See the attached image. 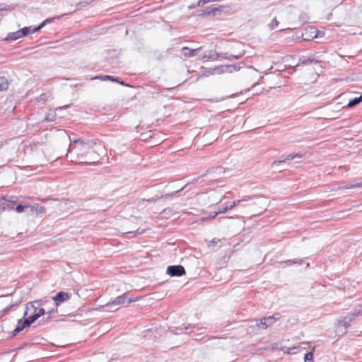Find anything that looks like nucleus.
<instances>
[{
	"mask_svg": "<svg viewBox=\"0 0 362 362\" xmlns=\"http://www.w3.org/2000/svg\"><path fill=\"white\" fill-rule=\"evenodd\" d=\"M243 62H240L238 64H230L227 65V68L228 69V73H232L233 71H239L241 69V64H243Z\"/></svg>",
	"mask_w": 362,
	"mask_h": 362,
	"instance_id": "nucleus-27",
	"label": "nucleus"
},
{
	"mask_svg": "<svg viewBox=\"0 0 362 362\" xmlns=\"http://www.w3.org/2000/svg\"><path fill=\"white\" fill-rule=\"evenodd\" d=\"M216 243H217V241L215 239H214L213 240H211L210 242L209 246H214L216 245Z\"/></svg>",
	"mask_w": 362,
	"mask_h": 362,
	"instance_id": "nucleus-54",
	"label": "nucleus"
},
{
	"mask_svg": "<svg viewBox=\"0 0 362 362\" xmlns=\"http://www.w3.org/2000/svg\"><path fill=\"white\" fill-rule=\"evenodd\" d=\"M127 300V293H124L114 298L111 302L106 304V306L109 308H112L115 305H122L126 303Z\"/></svg>",
	"mask_w": 362,
	"mask_h": 362,
	"instance_id": "nucleus-6",
	"label": "nucleus"
},
{
	"mask_svg": "<svg viewBox=\"0 0 362 362\" xmlns=\"http://www.w3.org/2000/svg\"><path fill=\"white\" fill-rule=\"evenodd\" d=\"M214 170H219V171H221V167H217L216 168L209 169L204 174L202 175L199 177H197L194 178L193 180V181H197L199 179V177H203L206 176L207 174L214 172Z\"/></svg>",
	"mask_w": 362,
	"mask_h": 362,
	"instance_id": "nucleus-33",
	"label": "nucleus"
},
{
	"mask_svg": "<svg viewBox=\"0 0 362 362\" xmlns=\"http://www.w3.org/2000/svg\"><path fill=\"white\" fill-rule=\"evenodd\" d=\"M362 187V182H356L355 184L346 185L344 186H340L338 187V189H354V188H360Z\"/></svg>",
	"mask_w": 362,
	"mask_h": 362,
	"instance_id": "nucleus-24",
	"label": "nucleus"
},
{
	"mask_svg": "<svg viewBox=\"0 0 362 362\" xmlns=\"http://www.w3.org/2000/svg\"><path fill=\"white\" fill-rule=\"evenodd\" d=\"M198 6H196V4H192L189 6H188V9L189 10H192V9H194L195 8H197Z\"/></svg>",
	"mask_w": 362,
	"mask_h": 362,
	"instance_id": "nucleus-52",
	"label": "nucleus"
},
{
	"mask_svg": "<svg viewBox=\"0 0 362 362\" xmlns=\"http://www.w3.org/2000/svg\"><path fill=\"white\" fill-rule=\"evenodd\" d=\"M281 318V315L279 313H274L273 315L264 317L259 320H257V325L259 326L260 325H263L264 329L267 328L268 327L272 325L277 320Z\"/></svg>",
	"mask_w": 362,
	"mask_h": 362,
	"instance_id": "nucleus-2",
	"label": "nucleus"
},
{
	"mask_svg": "<svg viewBox=\"0 0 362 362\" xmlns=\"http://www.w3.org/2000/svg\"><path fill=\"white\" fill-rule=\"evenodd\" d=\"M359 103H360V102H359V100H358V98H357V97H355L354 98L351 99V100L349 101V103H348V104H347V105H346V106H347L348 107H354V106L357 105H358V104H359Z\"/></svg>",
	"mask_w": 362,
	"mask_h": 362,
	"instance_id": "nucleus-34",
	"label": "nucleus"
},
{
	"mask_svg": "<svg viewBox=\"0 0 362 362\" xmlns=\"http://www.w3.org/2000/svg\"><path fill=\"white\" fill-rule=\"evenodd\" d=\"M66 14H62V15H60V16H53V17H50V18H48L45 20H44L42 23H40L39 25H38V27L41 30L42 28H44L46 25L53 22L54 20L56 19H59L61 18L62 16H65Z\"/></svg>",
	"mask_w": 362,
	"mask_h": 362,
	"instance_id": "nucleus-18",
	"label": "nucleus"
},
{
	"mask_svg": "<svg viewBox=\"0 0 362 362\" xmlns=\"http://www.w3.org/2000/svg\"><path fill=\"white\" fill-rule=\"evenodd\" d=\"M170 209H165L163 210L162 214H168V212H170Z\"/></svg>",
	"mask_w": 362,
	"mask_h": 362,
	"instance_id": "nucleus-56",
	"label": "nucleus"
},
{
	"mask_svg": "<svg viewBox=\"0 0 362 362\" xmlns=\"http://www.w3.org/2000/svg\"><path fill=\"white\" fill-rule=\"evenodd\" d=\"M70 298L71 295H69L67 292L59 291L54 296L52 297V300H54L55 305L59 307L63 303L69 300Z\"/></svg>",
	"mask_w": 362,
	"mask_h": 362,
	"instance_id": "nucleus-5",
	"label": "nucleus"
},
{
	"mask_svg": "<svg viewBox=\"0 0 362 362\" xmlns=\"http://www.w3.org/2000/svg\"><path fill=\"white\" fill-rule=\"evenodd\" d=\"M245 54V52H240L238 54H230V59H238Z\"/></svg>",
	"mask_w": 362,
	"mask_h": 362,
	"instance_id": "nucleus-45",
	"label": "nucleus"
},
{
	"mask_svg": "<svg viewBox=\"0 0 362 362\" xmlns=\"http://www.w3.org/2000/svg\"><path fill=\"white\" fill-rule=\"evenodd\" d=\"M57 118V114L55 112H49L46 115L45 118L42 120V122H53Z\"/></svg>",
	"mask_w": 362,
	"mask_h": 362,
	"instance_id": "nucleus-23",
	"label": "nucleus"
},
{
	"mask_svg": "<svg viewBox=\"0 0 362 362\" xmlns=\"http://www.w3.org/2000/svg\"><path fill=\"white\" fill-rule=\"evenodd\" d=\"M304 262V260L303 259H288L286 261L280 262L279 264L281 265L282 267H290L293 264H298L300 265Z\"/></svg>",
	"mask_w": 362,
	"mask_h": 362,
	"instance_id": "nucleus-14",
	"label": "nucleus"
},
{
	"mask_svg": "<svg viewBox=\"0 0 362 362\" xmlns=\"http://www.w3.org/2000/svg\"><path fill=\"white\" fill-rule=\"evenodd\" d=\"M357 98H358L359 102L361 103L362 102V93Z\"/></svg>",
	"mask_w": 362,
	"mask_h": 362,
	"instance_id": "nucleus-59",
	"label": "nucleus"
},
{
	"mask_svg": "<svg viewBox=\"0 0 362 362\" xmlns=\"http://www.w3.org/2000/svg\"><path fill=\"white\" fill-rule=\"evenodd\" d=\"M52 98V93H49V92H47V93H42L41 95H40L37 98V100L39 102V103H45L46 102H47L50 98Z\"/></svg>",
	"mask_w": 362,
	"mask_h": 362,
	"instance_id": "nucleus-19",
	"label": "nucleus"
},
{
	"mask_svg": "<svg viewBox=\"0 0 362 362\" xmlns=\"http://www.w3.org/2000/svg\"><path fill=\"white\" fill-rule=\"evenodd\" d=\"M39 30H40V29L39 28L38 25L33 28L31 26V34L37 33Z\"/></svg>",
	"mask_w": 362,
	"mask_h": 362,
	"instance_id": "nucleus-51",
	"label": "nucleus"
},
{
	"mask_svg": "<svg viewBox=\"0 0 362 362\" xmlns=\"http://www.w3.org/2000/svg\"><path fill=\"white\" fill-rule=\"evenodd\" d=\"M338 326L344 327V329L346 330L350 326V322H349L345 317H341L338 320Z\"/></svg>",
	"mask_w": 362,
	"mask_h": 362,
	"instance_id": "nucleus-25",
	"label": "nucleus"
},
{
	"mask_svg": "<svg viewBox=\"0 0 362 362\" xmlns=\"http://www.w3.org/2000/svg\"><path fill=\"white\" fill-rule=\"evenodd\" d=\"M228 211L227 209V207L225 206H220L218 209V214H223V213H225Z\"/></svg>",
	"mask_w": 362,
	"mask_h": 362,
	"instance_id": "nucleus-47",
	"label": "nucleus"
},
{
	"mask_svg": "<svg viewBox=\"0 0 362 362\" xmlns=\"http://www.w3.org/2000/svg\"><path fill=\"white\" fill-rule=\"evenodd\" d=\"M37 317L39 318L41 316L44 315L45 314V310L44 308H40L37 310L35 313H34Z\"/></svg>",
	"mask_w": 362,
	"mask_h": 362,
	"instance_id": "nucleus-42",
	"label": "nucleus"
},
{
	"mask_svg": "<svg viewBox=\"0 0 362 362\" xmlns=\"http://www.w3.org/2000/svg\"><path fill=\"white\" fill-rule=\"evenodd\" d=\"M21 332V329H20V327H18L16 325V328L12 331L11 335L9 336L10 338H13L16 337L18 333Z\"/></svg>",
	"mask_w": 362,
	"mask_h": 362,
	"instance_id": "nucleus-40",
	"label": "nucleus"
},
{
	"mask_svg": "<svg viewBox=\"0 0 362 362\" xmlns=\"http://www.w3.org/2000/svg\"><path fill=\"white\" fill-rule=\"evenodd\" d=\"M113 82H116V83H119V84H120V85H122V86H127V87L129 86V84H127V83H125V81H124L123 80H122V79H121L120 78H119V77H115V80H114V81H113Z\"/></svg>",
	"mask_w": 362,
	"mask_h": 362,
	"instance_id": "nucleus-39",
	"label": "nucleus"
},
{
	"mask_svg": "<svg viewBox=\"0 0 362 362\" xmlns=\"http://www.w3.org/2000/svg\"><path fill=\"white\" fill-rule=\"evenodd\" d=\"M21 349H17V348L12 349L10 352H14L17 353V351H20Z\"/></svg>",
	"mask_w": 362,
	"mask_h": 362,
	"instance_id": "nucleus-58",
	"label": "nucleus"
},
{
	"mask_svg": "<svg viewBox=\"0 0 362 362\" xmlns=\"http://www.w3.org/2000/svg\"><path fill=\"white\" fill-rule=\"evenodd\" d=\"M134 301H136V299L129 298L127 300V305H129L132 302H134Z\"/></svg>",
	"mask_w": 362,
	"mask_h": 362,
	"instance_id": "nucleus-57",
	"label": "nucleus"
},
{
	"mask_svg": "<svg viewBox=\"0 0 362 362\" xmlns=\"http://www.w3.org/2000/svg\"><path fill=\"white\" fill-rule=\"evenodd\" d=\"M209 55L212 56V59H215V58L216 57V52H215V53H214V54H212V53H211V54H210Z\"/></svg>",
	"mask_w": 362,
	"mask_h": 362,
	"instance_id": "nucleus-60",
	"label": "nucleus"
},
{
	"mask_svg": "<svg viewBox=\"0 0 362 362\" xmlns=\"http://www.w3.org/2000/svg\"><path fill=\"white\" fill-rule=\"evenodd\" d=\"M35 344L33 343H28V342H24L23 344H21L19 347L17 348V349H23L28 346H33Z\"/></svg>",
	"mask_w": 362,
	"mask_h": 362,
	"instance_id": "nucleus-44",
	"label": "nucleus"
},
{
	"mask_svg": "<svg viewBox=\"0 0 362 362\" xmlns=\"http://www.w3.org/2000/svg\"><path fill=\"white\" fill-rule=\"evenodd\" d=\"M214 71L217 74H223L225 72H228V69L227 68V65H224V66H220L216 67L214 69Z\"/></svg>",
	"mask_w": 362,
	"mask_h": 362,
	"instance_id": "nucleus-32",
	"label": "nucleus"
},
{
	"mask_svg": "<svg viewBox=\"0 0 362 362\" xmlns=\"http://www.w3.org/2000/svg\"><path fill=\"white\" fill-rule=\"evenodd\" d=\"M29 209L31 213H35L36 214H42L45 213V208L38 204L30 205Z\"/></svg>",
	"mask_w": 362,
	"mask_h": 362,
	"instance_id": "nucleus-16",
	"label": "nucleus"
},
{
	"mask_svg": "<svg viewBox=\"0 0 362 362\" xmlns=\"http://www.w3.org/2000/svg\"><path fill=\"white\" fill-rule=\"evenodd\" d=\"M69 140L71 143L74 144H79L80 147V151H81V157L83 156V153H86L90 149H93L94 148H97L96 150L94 151V152L96 153V151H101L100 153H103V146L102 144V142L100 140L98 139H85V138H76L71 139L69 137ZM73 149L72 144H70L68 148V152H71V151ZM78 157L80 158V156L78 155Z\"/></svg>",
	"mask_w": 362,
	"mask_h": 362,
	"instance_id": "nucleus-1",
	"label": "nucleus"
},
{
	"mask_svg": "<svg viewBox=\"0 0 362 362\" xmlns=\"http://www.w3.org/2000/svg\"><path fill=\"white\" fill-rule=\"evenodd\" d=\"M230 54H229L228 52H216V57H221L223 59H230Z\"/></svg>",
	"mask_w": 362,
	"mask_h": 362,
	"instance_id": "nucleus-35",
	"label": "nucleus"
},
{
	"mask_svg": "<svg viewBox=\"0 0 362 362\" xmlns=\"http://www.w3.org/2000/svg\"><path fill=\"white\" fill-rule=\"evenodd\" d=\"M22 38L21 33L20 30H18L16 32L9 33L7 36L4 38L5 41H15L18 39Z\"/></svg>",
	"mask_w": 362,
	"mask_h": 362,
	"instance_id": "nucleus-15",
	"label": "nucleus"
},
{
	"mask_svg": "<svg viewBox=\"0 0 362 362\" xmlns=\"http://www.w3.org/2000/svg\"><path fill=\"white\" fill-rule=\"evenodd\" d=\"M30 204H15L14 209L17 213L21 214L25 211V209H30Z\"/></svg>",
	"mask_w": 362,
	"mask_h": 362,
	"instance_id": "nucleus-21",
	"label": "nucleus"
},
{
	"mask_svg": "<svg viewBox=\"0 0 362 362\" xmlns=\"http://www.w3.org/2000/svg\"><path fill=\"white\" fill-rule=\"evenodd\" d=\"M42 305V300H35L32 302H30L26 304V310L28 313L30 311V310H33V313H35L38 307Z\"/></svg>",
	"mask_w": 362,
	"mask_h": 362,
	"instance_id": "nucleus-13",
	"label": "nucleus"
},
{
	"mask_svg": "<svg viewBox=\"0 0 362 362\" xmlns=\"http://www.w3.org/2000/svg\"><path fill=\"white\" fill-rule=\"evenodd\" d=\"M286 156H281L279 160H276L272 162V165L275 166L281 163H286L287 160L285 159Z\"/></svg>",
	"mask_w": 362,
	"mask_h": 362,
	"instance_id": "nucleus-36",
	"label": "nucleus"
},
{
	"mask_svg": "<svg viewBox=\"0 0 362 362\" xmlns=\"http://www.w3.org/2000/svg\"><path fill=\"white\" fill-rule=\"evenodd\" d=\"M203 59H212V56L209 55V54H205L204 56H203Z\"/></svg>",
	"mask_w": 362,
	"mask_h": 362,
	"instance_id": "nucleus-55",
	"label": "nucleus"
},
{
	"mask_svg": "<svg viewBox=\"0 0 362 362\" xmlns=\"http://www.w3.org/2000/svg\"><path fill=\"white\" fill-rule=\"evenodd\" d=\"M305 362H313V351L307 352L304 356Z\"/></svg>",
	"mask_w": 362,
	"mask_h": 362,
	"instance_id": "nucleus-31",
	"label": "nucleus"
},
{
	"mask_svg": "<svg viewBox=\"0 0 362 362\" xmlns=\"http://www.w3.org/2000/svg\"><path fill=\"white\" fill-rule=\"evenodd\" d=\"M285 159L287 160V161H290L291 160H293V153H290L288 155H286V157H285Z\"/></svg>",
	"mask_w": 362,
	"mask_h": 362,
	"instance_id": "nucleus-50",
	"label": "nucleus"
},
{
	"mask_svg": "<svg viewBox=\"0 0 362 362\" xmlns=\"http://www.w3.org/2000/svg\"><path fill=\"white\" fill-rule=\"evenodd\" d=\"M189 329H196L197 331L202 332L205 328L199 327L198 325L195 324H188L187 325H183L181 327H171L169 328L170 331L175 334H179L182 331L188 330Z\"/></svg>",
	"mask_w": 362,
	"mask_h": 362,
	"instance_id": "nucleus-4",
	"label": "nucleus"
},
{
	"mask_svg": "<svg viewBox=\"0 0 362 362\" xmlns=\"http://www.w3.org/2000/svg\"><path fill=\"white\" fill-rule=\"evenodd\" d=\"M19 30L21 33L22 37H26L28 35L31 34V26H25Z\"/></svg>",
	"mask_w": 362,
	"mask_h": 362,
	"instance_id": "nucleus-28",
	"label": "nucleus"
},
{
	"mask_svg": "<svg viewBox=\"0 0 362 362\" xmlns=\"http://www.w3.org/2000/svg\"><path fill=\"white\" fill-rule=\"evenodd\" d=\"M298 348L297 347H290L287 349L286 353L289 354H295L297 353Z\"/></svg>",
	"mask_w": 362,
	"mask_h": 362,
	"instance_id": "nucleus-43",
	"label": "nucleus"
},
{
	"mask_svg": "<svg viewBox=\"0 0 362 362\" xmlns=\"http://www.w3.org/2000/svg\"><path fill=\"white\" fill-rule=\"evenodd\" d=\"M194 332L193 331H190V332L189 333V334H192Z\"/></svg>",
	"mask_w": 362,
	"mask_h": 362,
	"instance_id": "nucleus-64",
	"label": "nucleus"
},
{
	"mask_svg": "<svg viewBox=\"0 0 362 362\" xmlns=\"http://www.w3.org/2000/svg\"><path fill=\"white\" fill-rule=\"evenodd\" d=\"M223 7H224L223 6H219L218 7L207 6L202 11V13L203 15H206V16H210V15L214 16V15H216V11H221L223 10Z\"/></svg>",
	"mask_w": 362,
	"mask_h": 362,
	"instance_id": "nucleus-10",
	"label": "nucleus"
},
{
	"mask_svg": "<svg viewBox=\"0 0 362 362\" xmlns=\"http://www.w3.org/2000/svg\"><path fill=\"white\" fill-rule=\"evenodd\" d=\"M4 146V143L2 141H0V148Z\"/></svg>",
	"mask_w": 362,
	"mask_h": 362,
	"instance_id": "nucleus-61",
	"label": "nucleus"
},
{
	"mask_svg": "<svg viewBox=\"0 0 362 362\" xmlns=\"http://www.w3.org/2000/svg\"><path fill=\"white\" fill-rule=\"evenodd\" d=\"M1 210L2 211H11L14 209L15 201L6 199L5 198L1 199Z\"/></svg>",
	"mask_w": 362,
	"mask_h": 362,
	"instance_id": "nucleus-9",
	"label": "nucleus"
},
{
	"mask_svg": "<svg viewBox=\"0 0 362 362\" xmlns=\"http://www.w3.org/2000/svg\"><path fill=\"white\" fill-rule=\"evenodd\" d=\"M115 77L110 75H97L91 78V80L110 81H114Z\"/></svg>",
	"mask_w": 362,
	"mask_h": 362,
	"instance_id": "nucleus-20",
	"label": "nucleus"
},
{
	"mask_svg": "<svg viewBox=\"0 0 362 362\" xmlns=\"http://www.w3.org/2000/svg\"><path fill=\"white\" fill-rule=\"evenodd\" d=\"M359 315H362V305H358L351 313H349L346 316H344L349 322H351L355 320V318Z\"/></svg>",
	"mask_w": 362,
	"mask_h": 362,
	"instance_id": "nucleus-8",
	"label": "nucleus"
},
{
	"mask_svg": "<svg viewBox=\"0 0 362 362\" xmlns=\"http://www.w3.org/2000/svg\"><path fill=\"white\" fill-rule=\"evenodd\" d=\"M167 274L170 276H182L185 274V269L182 265H171L168 266L166 270Z\"/></svg>",
	"mask_w": 362,
	"mask_h": 362,
	"instance_id": "nucleus-3",
	"label": "nucleus"
},
{
	"mask_svg": "<svg viewBox=\"0 0 362 362\" xmlns=\"http://www.w3.org/2000/svg\"><path fill=\"white\" fill-rule=\"evenodd\" d=\"M245 200H242V199H240V200H237V201H233V202H228L226 204V206L227 207V209L228 210H230L232 209L234 206H238L240 204H241L243 202H244Z\"/></svg>",
	"mask_w": 362,
	"mask_h": 362,
	"instance_id": "nucleus-26",
	"label": "nucleus"
},
{
	"mask_svg": "<svg viewBox=\"0 0 362 362\" xmlns=\"http://www.w3.org/2000/svg\"><path fill=\"white\" fill-rule=\"evenodd\" d=\"M8 88V80L4 76H0V91L6 90Z\"/></svg>",
	"mask_w": 362,
	"mask_h": 362,
	"instance_id": "nucleus-22",
	"label": "nucleus"
},
{
	"mask_svg": "<svg viewBox=\"0 0 362 362\" xmlns=\"http://www.w3.org/2000/svg\"><path fill=\"white\" fill-rule=\"evenodd\" d=\"M160 199V197H159V196H156V197H153L150 199H142V202H157L158 200Z\"/></svg>",
	"mask_w": 362,
	"mask_h": 362,
	"instance_id": "nucleus-38",
	"label": "nucleus"
},
{
	"mask_svg": "<svg viewBox=\"0 0 362 362\" xmlns=\"http://www.w3.org/2000/svg\"><path fill=\"white\" fill-rule=\"evenodd\" d=\"M279 24V21H277L276 18H274L271 23L269 25L270 30H274L278 25Z\"/></svg>",
	"mask_w": 362,
	"mask_h": 362,
	"instance_id": "nucleus-37",
	"label": "nucleus"
},
{
	"mask_svg": "<svg viewBox=\"0 0 362 362\" xmlns=\"http://www.w3.org/2000/svg\"><path fill=\"white\" fill-rule=\"evenodd\" d=\"M218 215V211H211V212H210L209 217L210 218H215V217H216Z\"/></svg>",
	"mask_w": 362,
	"mask_h": 362,
	"instance_id": "nucleus-48",
	"label": "nucleus"
},
{
	"mask_svg": "<svg viewBox=\"0 0 362 362\" xmlns=\"http://www.w3.org/2000/svg\"><path fill=\"white\" fill-rule=\"evenodd\" d=\"M55 312H57V310H54V309H52V310H49V311L47 313L49 314L48 318H50V317H51L52 314L54 313Z\"/></svg>",
	"mask_w": 362,
	"mask_h": 362,
	"instance_id": "nucleus-53",
	"label": "nucleus"
},
{
	"mask_svg": "<svg viewBox=\"0 0 362 362\" xmlns=\"http://www.w3.org/2000/svg\"><path fill=\"white\" fill-rule=\"evenodd\" d=\"M189 185V183H187L184 187H182V188H180V189L178 190H176L173 192H171L170 194H163V195H161V196H159V197H160V199H163V198H168L171 196H173L177 193H179L180 192H181L182 189H184L187 185Z\"/></svg>",
	"mask_w": 362,
	"mask_h": 362,
	"instance_id": "nucleus-29",
	"label": "nucleus"
},
{
	"mask_svg": "<svg viewBox=\"0 0 362 362\" xmlns=\"http://www.w3.org/2000/svg\"><path fill=\"white\" fill-rule=\"evenodd\" d=\"M37 319H38V317L34 313L31 315H30L28 317H25L26 322L28 323V325L30 326L33 323H34Z\"/></svg>",
	"mask_w": 362,
	"mask_h": 362,
	"instance_id": "nucleus-30",
	"label": "nucleus"
},
{
	"mask_svg": "<svg viewBox=\"0 0 362 362\" xmlns=\"http://www.w3.org/2000/svg\"><path fill=\"white\" fill-rule=\"evenodd\" d=\"M81 4H82V3H81V2L78 3V4H77V6H79V5H81Z\"/></svg>",
	"mask_w": 362,
	"mask_h": 362,
	"instance_id": "nucleus-63",
	"label": "nucleus"
},
{
	"mask_svg": "<svg viewBox=\"0 0 362 362\" xmlns=\"http://www.w3.org/2000/svg\"><path fill=\"white\" fill-rule=\"evenodd\" d=\"M201 49L202 47L190 49L187 47H183L182 48V53L185 57H194Z\"/></svg>",
	"mask_w": 362,
	"mask_h": 362,
	"instance_id": "nucleus-12",
	"label": "nucleus"
},
{
	"mask_svg": "<svg viewBox=\"0 0 362 362\" xmlns=\"http://www.w3.org/2000/svg\"><path fill=\"white\" fill-rule=\"evenodd\" d=\"M13 307V305H10L0 311V316L2 317L8 313L9 310Z\"/></svg>",
	"mask_w": 362,
	"mask_h": 362,
	"instance_id": "nucleus-41",
	"label": "nucleus"
},
{
	"mask_svg": "<svg viewBox=\"0 0 362 362\" xmlns=\"http://www.w3.org/2000/svg\"><path fill=\"white\" fill-rule=\"evenodd\" d=\"M207 3H209V0H199L196 6H202Z\"/></svg>",
	"mask_w": 362,
	"mask_h": 362,
	"instance_id": "nucleus-46",
	"label": "nucleus"
},
{
	"mask_svg": "<svg viewBox=\"0 0 362 362\" xmlns=\"http://www.w3.org/2000/svg\"><path fill=\"white\" fill-rule=\"evenodd\" d=\"M28 315V311H25L23 317L21 319H19L17 322V326L20 327V329L21 331H23L24 329L28 328L30 327L28 323L26 322L25 316Z\"/></svg>",
	"mask_w": 362,
	"mask_h": 362,
	"instance_id": "nucleus-17",
	"label": "nucleus"
},
{
	"mask_svg": "<svg viewBox=\"0 0 362 362\" xmlns=\"http://www.w3.org/2000/svg\"><path fill=\"white\" fill-rule=\"evenodd\" d=\"M127 233H128V234H133V235H134V234H135V232L131 231V232H128Z\"/></svg>",
	"mask_w": 362,
	"mask_h": 362,
	"instance_id": "nucleus-62",
	"label": "nucleus"
},
{
	"mask_svg": "<svg viewBox=\"0 0 362 362\" xmlns=\"http://www.w3.org/2000/svg\"><path fill=\"white\" fill-rule=\"evenodd\" d=\"M293 158H303L304 156H305V153H293Z\"/></svg>",
	"mask_w": 362,
	"mask_h": 362,
	"instance_id": "nucleus-49",
	"label": "nucleus"
},
{
	"mask_svg": "<svg viewBox=\"0 0 362 362\" xmlns=\"http://www.w3.org/2000/svg\"><path fill=\"white\" fill-rule=\"evenodd\" d=\"M317 63H319V60L316 59L314 57H308V58L301 57L299 59L298 62L296 66H298L300 65L305 66V65H308V64H316Z\"/></svg>",
	"mask_w": 362,
	"mask_h": 362,
	"instance_id": "nucleus-11",
	"label": "nucleus"
},
{
	"mask_svg": "<svg viewBox=\"0 0 362 362\" xmlns=\"http://www.w3.org/2000/svg\"><path fill=\"white\" fill-rule=\"evenodd\" d=\"M318 34L319 30H317L315 27H310L308 29H305V33L302 34V37L303 40H309L310 39L317 37Z\"/></svg>",
	"mask_w": 362,
	"mask_h": 362,
	"instance_id": "nucleus-7",
	"label": "nucleus"
}]
</instances>
